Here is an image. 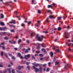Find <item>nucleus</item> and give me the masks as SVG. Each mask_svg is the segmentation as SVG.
<instances>
[{
	"label": "nucleus",
	"instance_id": "f257e3e1",
	"mask_svg": "<svg viewBox=\"0 0 73 73\" xmlns=\"http://www.w3.org/2000/svg\"><path fill=\"white\" fill-rule=\"evenodd\" d=\"M55 5V3H53L51 5H48V8H51V9H53V7H54Z\"/></svg>",
	"mask_w": 73,
	"mask_h": 73
},
{
	"label": "nucleus",
	"instance_id": "f03ea898",
	"mask_svg": "<svg viewBox=\"0 0 73 73\" xmlns=\"http://www.w3.org/2000/svg\"><path fill=\"white\" fill-rule=\"evenodd\" d=\"M30 54H28L27 55H26L25 56V57H24V58L25 59H27L28 60V58H30Z\"/></svg>",
	"mask_w": 73,
	"mask_h": 73
},
{
	"label": "nucleus",
	"instance_id": "7ed1b4c3",
	"mask_svg": "<svg viewBox=\"0 0 73 73\" xmlns=\"http://www.w3.org/2000/svg\"><path fill=\"white\" fill-rule=\"evenodd\" d=\"M41 38H40V37H38V40L40 41H41L43 40V38H44L43 35H41Z\"/></svg>",
	"mask_w": 73,
	"mask_h": 73
},
{
	"label": "nucleus",
	"instance_id": "20e7f679",
	"mask_svg": "<svg viewBox=\"0 0 73 73\" xmlns=\"http://www.w3.org/2000/svg\"><path fill=\"white\" fill-rule=\"evenodd\" d=\"M65 33L66 34L65 38L66 39L68 38H69V36H68V34L67 33Z\"/></svg>",
	"mask_w": 73,
	"mask_h": 73
},
{
	"label": "nucleus",
	"instance_id": "39448f33",
	"mask_svg": "<svg viewBox=\"0 0 73 73\" xmlns=\"http://www.w3.org/2000/svg\"><path fill=\"white\" fill-rule=\"evenodd\" d=\"M33 68L35 70L36 72H37L38 71V69L36 68V67H35V66H33Z\"/></svg>",
	"mask_w": 73,
	"mask_h": 73
},
{
	"label": "nucleus",
	"instance_id": "423d86ee",
	"mask_svg": "<svg viewBox=\"0 0 73 73\" xmlns=\"http://www.w3.org/2000/svg\"><path fill=\"white\" fill-rule=\"evenodd\" d=\"M69 66H70L69 64H67V65L65 66L64 67V68L66 70V69L68 68H69Z\"/></svg>",
	"mask_w": 73,
	"mask_h": 73
},
{
	"label": "nucleus",
	"instance_id": "0eeeda50",
	"mask_svg": "<svg viewBox=\"0 0 73 73\" xmlns=\"http://www.w3.org/2000/svg\"><path fill=\"white\" fill-rule=\"evenodd\" d=\"M6 33L5 32H1L0 33V35L2 36H5V35Z\"/></svg>",
	"mask_w": 73,
	"mask_h": 73
},
{
	"label": "nucleus",
	"instance_id": "6e6552de",
	"mask_svg": "<svg viewBox=\"0 0 73 73\" xmlns=\"http://www.w3.org/2000/svg\"><path fill=\"white\" fill-rule=\"evenodd\" d=\"M24 67L23 66H19L18 67V69L19 70L21 69V68H23Z\"/></svg>",
	"mask_w": 73,
	"mask_h": 73
},
{
	"label": "nucleus",
	"instance_id": "1a4fd4ad",
	"mask_svg": "<svg viewBox=\"0 0 73 73\" xmlns=\"http://www.w3.org/2000/svg\"><path fill=\"white\" fill-rule=\"evenodd\" d=\"M40 43H39L38 45V46L37 47V48L38 50H39L40 49Z\"/></svg>",
	"mask_w": 73,
	"mask_h": 73
},
{
	"label": "nucleus",
	"instance_id": "9d476101",
	"mask_svg": "<svg viewBox=\"0 0 73 73\" xmlns=\"http://www.w3.org/2000/svg\"><path fill=\"white\" fill-rule=\"evenodd\" d=\"M50 56H51V57H53V53L52 52H50Z\"/></svg>",
	"mask_w": 73,
	"mask_h": 73
},
{
	"label": "nucleus",
	"instance_id": "9b49d317",
	"mask_svg": "<svg viewBox=\"0 0 73 73\" xmlns=\"http://www.w3.org/2000/svg\"><path fill=\"white\" fill-rule=\"evenodd\" d=\"M0 24L2 26H4L5 25V24L3 22H0Z\"/></svg>",
	"mask_w": 73,
	"mask_h": 73
},
{
	"label": "nucleus",
	"instance_id": "f8f14e48",
	"mask_svg": "<svg viewBox=\"0 0 73 73\" xmlns=\"http://www.w3.org/2000/svg\"><path fill=\"white\" fill-rule=\"evenodd\" d=\"M39 66H40V64L38 63L35 64V66L36 67H38Z\"/></svg>",
	"mask_w": 73,
	"mask_h": 73
},
{
	"label": "nucleus",
	"instance_id": "ddd939ff",
	"mask_svg": "<svg viewBox=\"0 0 73 73\" xmlns=\"http://www.w3.org/2000/svg\"><path fill=\"white\" fill-rule=\"evenodd\" d=\"M62 29V28L60 27H58V31H61Z\"/></svg>",
	"mask_w": 73,
	"mask_h": 73
},
{
	"label": "nucleus",
	"instance_id": "4468645a",
	"mask_svg": "<svg viewBox=\"0 0 73 73\" xmlns=\"http://www.w3.org/2000/svg\"><path fill=\"white\" fill-rule=\"evenodd\" d=\"M42 68L41 67L39 68V71L40 72H42Z\"/></svg>",
	"mask_w": 73,
	"mask_h": 73
},
{
	"label": "nucleus",
	"instance_id": "2eb2a0df",
	"mask_svg": "<svg viewBox=\"0 0 73 73\" xmlns=\"http://www.w3.org/2000/svg\"><path fill=\"white\" fill-rule=\"evenodd\" d=\"M68 57L69 59V58H72V56L71 55H69L68 56Z\"/></svg>",
	"mask_w": 73,
	"mask_h": 73
},
{
	"label": "nucleus",
	"instance_id": "dca6fc26",
	"mask_svg": "<svg viewBox=\"0 0 73 73\" xmlns=\"http://www.w3.org/2000/svg\"><path fill=\"white\" fill-rule=\"evenodd\" d=\"M49 17L50 19H52V18H53L54 17L53 16V15H50Z\"/></svg>",
	"mask_w": 73,
	"mask_h": 73
},
{
	"label": "nucleus",
	"instance_id": "f3484780",
	"mask_svg": "<svg viewBox=\"0 0 73 73\" xmlns=\"http://www.w3.org/2000/svg\"><path fill=\"white\" fill-rule=\"evenodd\" d=\"M12 23L14 24H15V20H12Z\"/></svg>",
	"mask_w": 73,
	"mask_h": 73
},
{
	"label": "nucleus",
	"instance_id": "a211bd4d",
	"mask_svg": "<svg viewBox=\"0 0 73 73\" xmlns=\"http://www.w3.org/2000/svg\"><path fill=\"white\" fill-rule=\"evenodd\" d=\"M21 56V54L20 53H18V56L19 57H20V56Z\"/></svg>",
	"mask_w": 73,
	"mask_h": 73
},
{
	"label": "nucleus",
	"instance_id": "6ab92c4d",
	"mask_svg": "<svg viewBox=\"0 0 73 73\" xmlns=\"http://www.w3.org/2000/svg\"><path fill=\"white\" fill-rule=\"evenodd\" d=\"M62 18V17H57V19L58 20H60L61 19V18Z\"/></svg>",
	"mask_w": 73,
	"mask_h": 73
},
{
	"label": "nucleus",
	"instance_id": "aec40b11",
	"mask_svg": "<svg viewBox=\"0 0 73 73\" xmlns=\"http://www.w3.org/2000/svg\"><path fill=\"white\" fill-rule=\"evenodd\" d=\"M55 65H57L58 64H59V62H55Z\"/></svg>",
	"mask_w": 73,
	"mask_h": 73
},
{
	"label": "nucleus",
	"instance_id": "412c9836",
	"mask_svg": "<svg viewBox=\"0 0 73 73\" xmlns=\"http://www.w3.org/2000/svg\"><path fill=\"white\" fill-rule=\"evenodd\" d=\"M4 17L3 14H1V19H3L4 18Z\"/></svg>",
	"mask_w": 73,
	"mask_h": 73
},
{
	"label": "nucleus",
	"instance_id": "4be33fe9",
	"mask_svg": "<svg viewBox=\"0 0 73 73\" xmlns=\"http://www.w3.org/2000/svg\"><path fill=\"white\" fill-rule=\"evenodd\" d=\"M7 29V27H5L4 28H3V31H5V30Z\"/></svg>",
	"mask_w": 73,
	"mask_h": 73
},
{
	"label": "nucleus",
	"instance_id": "5701e85b",
	"mask_svg": "<svg viewBox=\"0 0 73 73\" xmlns=\"http://www.w3.org/2000/svg\"><path fill=\"white\" fill-rule=\"evenodd\" d=\"M38 13L39 14L41 13L40 10H38Z\"/></svg>",
	"mask_w": 73,
	"mask_h": 73
},
{
	"label": "nucleus",
	"instance_id": "b1692460",
	"mask_svg": "<svg viewBox=\"0 0 73 73\" xmlns=\"http://www.w3.org/2000/svg\"><path fill=\"white\" fill-rule=\"evenodd\" d=\"M26 42L28 44H29V40H27L26 41Z\"/></svg>",
	"mask_w": 73,
	"mask_h": 73
},
{
	"label": "nucleus",
	"instance_id": "393cba45",
	"mask_svg": "<svg viewBox=\"0 0 73 73\" xmlns=\"http://www.w3.org/2000/svg\"><path fill=\"white\" fill-rule=\"evenodd\" d=\"M48 33V32L47 31H44L43 32V33H45L46 34H47V33Z\"/></svg>",
	"mask_w": 73,
	"mask_h": 73
},
{
	"label": "nucleus",
	"instance_id": "a878e982",
	"mask_svg": "<svg viewBox=\"0 0 73 73\" xmlns=\"http://www.w3.org/2000/svg\"><path fill=\"white\" fill-rule=\"evenodd\" d=\"M21 39H19L18 40V43L19 44L21 42Z\"/></svg>",
	"mask_w": 73,
	"mask_h": 73
},
{
	"label": "nucleus",
	"instance_id": "bb28decb",
	"mask_svg": "<svg viewBox=\"0 0 73 73\" xmlns=\"http://www.w3.org/2000/svg\"><path fill=\"white\" fill-rule=\"evenodd\" d=\"M5 55L6 56V58H8V56H7V53H5Z\"/></svg>",
	"mask_w": 73,
	"mask_h": 73
},
{
	"label": "nucleus",
	"instance_id": "cd10ccee",
	"mask_svg": "<svg viewBox=\"0 0 73 73\" xmlns=\"http://www.w3.org/2000/svg\"><path fill=\"white\" fill-rule=\"evenodd\" d=\"M60 51V50L59 49H58V50H56V52H59Z\"/></svg>",
	"mask_w": 73,
	"mask_h": 73
},
{
	"label": "nucleus",
	"instance_id": "c85d7f7f",
	"mask_svg": "<svg viewBox=\"0 0 73 73\" xmlns=\"http://www.w3.org/2000/svg\"><path fill=\"white\" fill-rule=\"evenodd\" d=\"M11 32L12 33H15V30H11Z\"/></svg>",
	"mask_w": 73,
	"mask_h": 73
},
{
	"label": "nucleus",
	"instance_id": "c756f323",
	"mask_svg": "<svg viewBox=\"0 0 73 73\" xmlns=\"http://www.w3.org/2000/svg\"><path fill=\"white\" fill-rule=\"evenodd\" d=\"M29 52V51L27 49L26 50H25V53H27Z\"/></svg>",
	"mask_w": 73,
	"mask_h": 73
},
{
	"label": "nucleus",
	"instance_id": "7c9ffc66",
	"mask_svg": "<svg viewBox=\"0 0 73 73\" xmlns=\"http://www.w3.org/2000/svg\"><path fill=\"white\" fill-rule=\"evenodd\" d=\"M49 68H47V70H46V72H48L49 71Z\"/></svg>",
	"mask_w": 73,
	"mask_h": 73
},
{
	"label": "nucleus",
	"instance_id": "2f4dec72",
	"mask_svg": "<svg viewBox=\"0 0 73 73\" xmlns=\"http://www.w3.org/2000/svg\"><path fill=\"white\" fill-rule=\"evenodd\" d=\"M56 48H57L56 46H54L53 47V50H54L56 49Z\"/></svg>",
	"mask_w": 73,
	"mask_h": 73
},
{
	"label": "nucleus",
	"instance_id": "473e14b6",
	"mask_svg": "<svg viewBox=\"0 0 73 73\" xmlns=\"http://www.w3.org/2000/svg\"><path fill=\"white\" fill-rule=\"evenodd\" d=\"M15 72V70L13 69L12 70V73H15V72Z\"/></svg>",
	"mask_w": 73,
	"mask_h": 73
},
{
	"label": "nucleus",
	"instance_id": "72a5a7b5",
	"mask_svg": "<svg viewBox=\"0 0 73 73\" xmlns=\"http://www.w3.org/2000/svg\"><path fill=\"white\" fill-rule=\"evenodd\" d=\"M12 59L13 60H15V58L14 56H12Z\"/></svg>",
	"mask_w": 73,
	"mask_h": 73
},
{
	"label": "nucleus",
	"instance_id": "f704fd0d",
	"mask_svg": "<svg viewBox=\"0 0 73 73\" xmlns=\"http://www.w3.org/2000/svg\"><path fill=\"white\" fill-rule=\"evenodd\" d=\"M1 56H3V52H1Z\"/></svg>",
	"mask_w": 73,
	"mask_h": 73
},
{
	"label": "nucleus",
	"instance_id": "c9c22d12",
	"mask_svg": "<svg viewBox=\"0 0 73 73\" xmlns=\"http://www.w3.org/2000/svg\"><path fill=\"white\" fill-rule=\"evenodd\" d=\"M58 40V39H56L54 40V42H57Z\"/></svg>",
	"mask_w": 73,
	"mask_h": 73
},
{
	"label": "nucleus",
	"instance_id": "e433bc0d",
	"mask_svg": "<svg viewBox=\"0 0 73 73\" xmlns=\"http://www.w3.org/2000/svg\"><path fill=\"white\" fill-rule=\"evenodd\" d=\"M39 56H40V57H43V55L42 54H40L39 55Z\"/></svg>",
	"mask_w": 73,
	"mask_h": 73
},
{
	"label": "nucleus",
	"instance_id": "4c0bfd02",
	"mask_svg": "<svg viewBox=\"0 0 73 73\" xmlns=\"http://www.w3.org/2000/svg\"><path fill=\"white\" fill-rule=\"evenodd\" d=\"M27 68H28V70H29L30 69V66H27Z\"/></svg>",
	"mask_w": 73,
	"mask_h": 73
},
{
	"label": "nucleus",
	"instance_id": "58836bf2",
	"mask_svg": "<svg viewBox=\"0 0 73 73\" xmlns=\"http://www.w3.org/2000/svg\"><path fill=\"white\" fill-rule=\"evenodd\" d=\"M21 25L22 27H24L25 26V25L24 23H23L21 24Z\"/></svg>",
	"mask_w": 73,
	"mask_h": 73
},
{
	"label": "nucleus",
	"instance_id": "ea45409f",
	"mask_svg": "<svg viewBox=\"0 0 73 73\" xmlns=\"http://www.w3.org/2000/svg\"><path fill=\"white\" fill-rule=\"evenodd\" d=\"M7 70H9V72L10 73H11V70L9 68H8Z\"/></svg>",
	"mask_w": 73,
	"mask_h": 73
},
{
	"label": "nucleus",
	"instance_id": "a19ab883",
	"mask_svg": "<svg viewBox=\"0 0 73 73\" xmlns=\"http://www.w3.org/2000/svg\"><path fill=\"white\" fill-rule=\"evenodd\" d=\"M20 16H17V17H16L18 18L19 20H20L21 19H20Z\"/></svg>",
	"mask_w": 73,
	"mask_h": 73
},
{
	"label": "nucleus",
	"instance_id": "79ce46f5",
	"mask_svg": "<svg viewBox=\"0 0 73 73\" xmlns=\"http://www.w3.org/2000/svg\"><path fill=\"white\" fill-rule=\"evenodd\" d=\"M8 39V37H4V39L5 40H7Z\"/></svg>",
	"mask_w": 73,
	"mask_h": 73
},
{
	"label": "nucleus",
	"instance_id": "37998d69",
	"mask_svg": "<svg viewBox=\"0 0 73 73\" xmlns=\"http://www.w3.org/2000/svg\"><path fill=\"white\" fill-rule=\"evenodd\" d=\"M4 67L3 66V65L0 64V67Z\"/></svg>",
	"mask_w": 73,
	"mask_h": 73
},
{
	"label": "nucleus",
	"instance_id": "c03bdc74",
	"mask_svg": "<svg viewBox=\"0 0 73 73\" xmlns=\"http://www.w3.org/2000/svg\"><path fill=\"white\" fill-rule=\"evenodd\" d=\"M31 23V21H30L28 22V25H29V24H30Z\"/></svg>",
	"mask_w": 73,
	"mask_h": 73
},
{
	"label": "nucleus",
	"instance_id": "a18cd8bd",
	"mask_svg": "<svg viewBox=\"0 0 73 73\" xmlns=\"http://www.w3.org/2000/svg\"><path fill=\"white\" fill-rule=\"evenodd\" d=\"M7 72V70H4V73H6Z\"/></svg>",
	"mask_w": 73,
	"mask_h": 73
},
{
	"label": "nucleus",
	"instance_id": "49530a36",
	"mask_svg": "<svg viewBox=\"0 0 73 73\" xmlns=\"http://www.w3.org/2000/svg\"><path fill=\"white\" fill-rule=\"evenodd\" d=\"M3 28L0 27V31H3Z\"/></svg>",
	"mask_w": 73,
	"mask_h": 73
},
{
	"label": "nucleus",
	"instance_id": "de8ad7c7",
	"mask_svg": "<svg viewBox=\"0 0 73 73\" xmlns=\"http://www.w3.org/2000/svg\"><path fill=\"white\" fill-rule=\"evenodd\" d=\"M18 12L17 11H15V13L16 15H17Z\"/></svg>",
	"mask_w": 73,
	"mask_h": 73
},
{
	"label": "nucleus",
	"instance_id": "09e8293b",
	"mask_svg": "<svg viewBox=\"0 0 73 73\" xmlns=\"http://www.w3.org/2000/svg\"><path fill=\"white\" fill-rule=\"evenodd\" d=\"M48 21H49L48 19V18H47L46 20V22H48Z\"/></svg>",
	"mask_w": 73,
	"mask_h": 73
},
{
	"label": "nucleus",
	"instance_id": "8fccbe9b",
	"mask_svg": "<svg viewBox=\"0 0 73 73\" xmlns=\"http://www.w3.org/2000/svg\"><path fill=\"white\" fill-rule=\"evenodd\" d=\"M66 45H68V46H70V44H68V43L66 42Z\"/></svg>",
	"mask_w": 73,
	"mask_h": 73
},
{
	"label": "nucleus",
	"instance_id": "3c124183",
	"mask_svg": "<svg viewBox=\"0 0 73 73\" xmlns=\"http://www.w3.org/2000/svg\"><path fill=\"white\" fill-rule=\"evenodd\" d=\"M8 54L9 56H12V55L10 54V53H8Z\"/></svg>",
	"mask_w": 73,
	"mask_h": 73
},
{
	"label": "nucleus",
	"instance_id": "603ef678",
	"mask_svg": "<svg viewBox=\"0 0 73 73\" xmlns=\"http://www.w3.org/2000/svg\"><path fill=\"white\" fill-rule=\"evenodd\" d=\"M71 50H72L70 48H68V50L70 51H71Z\"/></svg>",
	"mask_w": 73,
	"mask_h": 73
},
{
	"label": "nucleus",
	"instance_id": "864d4df0",
	"mask_svg": "<svg viewBox=\"0 0 73 73\" xmlns=\"http://www.w3.org/2000/svg\"><path fill=\"white\" fill-rule=\"evenodd\" d=\"M20 57V58H21V59H23V58L22 56H21Z\"/></svg>",
	"mask_w": 73,
	"mask_h": 73
},
{
	"label": "nucleus",
	"instance_id": "5fc2aeb1",
	"mask_svg": "<svg viewBox=\"0 0 73 73\" xmlns=\"http://www.w3.org/2000/svg\"><path fill=\"white\" fill-rule=\"evenodd\" d=\"M38 35H37V36H36V38H37V39H38Z\"/></svg>",
	"mask_w": 73,
	"mask_h": 73
},
{
	"label": "nucleus",
	"instance_id": "6e6d98bb",
	"mask_svg": "<svg viewBox=\"0 0 73 73\" xmlns=\"http://www.w3.org/2000/svg\"><path fill=\"white\" fill-rule=\"evenodd\" d=\"M44 50H45V49L44 48H42L41 49V50L42 52H43V51H44Z\"/></svg>",
	"mask_w": 73,
	"mask_h": 73
},
{
	"label": "nucleus",
	"instance_id": "4d7b16f0",
	"mask_svg": "<svg viewBox=\"0 0 73 73\" xmlns=\"http://www.w3.org/2000/svg\"><path fill=\"white\" fill-rule=\"evenodd\" d=\"M26 64L27 65H28L29 64V63L28 62H27L26 63Z\"/></svg>",
	"mask_w": 73,
	"mask_h": 73
},
{
	"label": "nucleus",
	"instance_id": "13d9d810",
	"mask_svg": "<svg viewBox=\"0 0 73 73\" xmlns=\"http://www.w3.org/2000/svg\"><path fill=\"white\" fill-rule=\"evenodd\" d=\"M67 17L66 16H64V17H63V18L64 19H65Z\"/></svg>",
	"mask_w": 73,
	"mask_h": 73
},
{
	"label": "nucleus",
	"instance_id": "bf43d9fd",
	"mask_svg": "<svg viewBox=\"0 0 73 73\" xmlns=\"http://www.w3.org/2000/svg\"><path fill=\"white\" fill-rule=\"evenodd\" d=\"M35 26L37 27H39V25H38L37 24H36V25H35Z\"/></svg>",
	"mask_w": 73,
	"mask_h": 73
},
{
	"label": "nucleus",
	"instance_id": "052dcab7",
	"mask_svg": "<svg viewBox=\"0 0 73 73\" xmlns=\"http://www.w3.org/2000/svg\"><path fill=\"white\" fill-rule=\"evenodd\" d=\"M9 23H10V24H12V23H13V22H12V21H9Z\"/></svg>",
	"mask_w": 73,
	"mask_h": 73
},
{
	"label": "nucleus",
	"instance_id": "680f3d73",
	"mask_svg": "<svg viewBox=\"0 0 73 73\" xmlns=\"http://www.w3.org/2000/svg\"><path fill=\"white\" fill-rule=\"evenodd\" d=\"M40 60H43V58H40Z\"/></svg>",
	"mask_w": 73,
	"mask_h": 73
},
{
	"label": "nucleus",
	"instance_id": "e2e57ef3",
	"mask_svg": "<svg viewBox=\"0 0 73 73\" xmlns=\"http://www.w3.org/2000/svg\"><path fill=\"white\" fill-rule=\"evenodd\" d=\"M51 11L50 10H48L47 11V13H48L49 12H50Z\"/></svg>",
	"mask_w": 73,
	"mask_h": 73
},
{
	"label": "nucleus",
	"instance_id": "0e129e2a",
	"mask_svg": "<svg viewBox=\"0 0 73 73\" xmlns=\"http://www.w3.org/2000/svg\"><path fill=\"white\" fill-rule=\"evenodd\" d=\"M36 53H40V51H36Z\"/></svg>",
	"mask_w": 73,
	"mask_h": 73
},
{
	"label": "nucleus",
	"instance_id": "69168bd1",
	"mask_svg": "<svg viewBox=\"0 0 73 73\" xmlns=\"http://www.w3.org/2000/svg\"><path fill=\"white\" fill-rule=\"evenodd\" d=\"M44 53H46V52L45 50L43 51Z\"/></svg>",
	"mask_w": 73,
	"mask_h": 73
},
{
	"label": "nucleus",
	"instance_id": "338daca9",
	"mask_svg": "<svg viewBox=\"0 0 73 73\" xmlns=\"http://www.w3.org/2000/svg\"><path fill=\"white\" fill-rule=\"evenodd\" d=\"M46 65V64H43V66L44 67H45Z\"/></svg>",
	"mask_w": 73,
	"mask_h": 73
},
{
	"label": "nucleus",
	"instance_id": "774afa93",
	"mask_svg": "<svg viewBox=\"0 0 73 73\" xmlns=\"http://www.w3.org/2000/svg\"><path fill=\"white\" fill-rule=\"evenodd\" d=\"M15 38H16L17 39L18 38V37L17 36H16Z\"/></svg>",
	"mask_w": 73,
	"mask_h": 73
}]
</instances>
